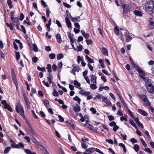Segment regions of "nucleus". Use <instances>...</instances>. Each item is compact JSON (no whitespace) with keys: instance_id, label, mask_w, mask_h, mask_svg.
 Instances as JSON below:
<instances>
[{"instance_id":"21","label":"nucleus","mask_w":154,"mask_h":154,"mask_svg":"<svg viewBox=\"0 0 154 154\" xmlns=\"http://www.w3.org/2000/svg\"><path fill=\"white\" fill-rule=\"evenodd\" d=\"M150 24V28L151 29H154V22L152 19H150L149 20Z\"/></svg>"},{"instance_id":"11","label":"nucleus","mask_w":154,"mask_h":154,"mask_svg":"<svg viewBox=\"0 0 154 154\" xmlns=\"http://www.w3.org/2000/svg\"><path fill=\"white\" fill-rule=\"evenodd\" d=\"M73 110L75 112H79L81 110L80 106L77 103L76 104V106L73 107Z\"/></svg>"},{"instance_id":"64","label":"nucleus","mask_w":154,"mask_h":154,"mask_svg":"<svg viewBox=\"0 0 154 154\" xmlns=\"http://www.w3.org/2000/svg\"><path fill=\"white\" fill-rule=\"evenodd\" d=\"M42 147L43 149V152L44 153V154H49L47 150L43 146H42Z\"/></svg>"},{"instance_id":"31","label":"nucleus","mask_w":154,"mask_h":154,"mask_svg":"<svg viewBox=\"0 0 154 154\" xmlns=\"http://www.w3.org/2000/svg\"><path fill=\"white\" fill-rule=\"evenodd\" d=\"M7 3L10 8L11 9L13 7V5L12 4L11 0H8Z\"/></svg>"},{"instance_id":"49","label":"nucleus","mask_w":154,"mask_h":154,"mask_svg":"<svg viewBox=\"0 0 154 154\" xmlns=\"http://www.w3.org/2000/svg\"><path fill=\"white\" fill-rule=\"evenodd\" d=\"M77 48L78 51H81L83 48L82 46L81 45H80L77 46Z\"/></svg>"},{"instance_id":"55","label":"nucleus","mask_w":154,"mask_h":154,"mask_svg":"<svg viewBox=\"0 0 154 154\" xmlns=\"http://www.w3.org/2000/svg\"><path fill=\"white\" fill-rule=\"evenodd\" d=\"M0 54L1 57L3 59H4L5 57V54L1 51L0 50Z\"/></svg>"},{"instance_id":"27","label":"nucleus","mask_w":154,"mask_h":154,"mask_svg":"<svg viewBox=\"0 0 154 154\" xmlns=\"http://www.w3.org/2000/svg\"><path fill=\"white\" fill-rule=\"evenodd\" d=\"M46 69L48 70V71L49 72H52L51 66L50 64H48L47 65Z\"/></svg>"},{"instance_id":"9","label":"nucleus","mask_w":154,"mask_h":154,"mask_svg":"<svg viewBox=\"0 0 154 154\" xmlns=\"http://www.w3.org/2000/svg\"><path fill=\"white\" fill-rule=\"evenodd\" d=\"M10 142L12 143L11 145V146L12 148L17 149L20 148L19 146L17 144H16L13 140H10Z\"/></svg>"},{"instance_id":"28","label":"nucleus","mask_w":154,"mask_h":154,"mask_svg":"<svg viewBox=\"0 0 154 154\" xmlns=\"http://www.w3.org/2000/svg\"><path fill=\"white\" fill-rule=\"evenodd\" d=\"M15 56L17 61H18L20 58V55L19 52L15 51Z\"/></svg>"},{"instance_id":"44","label":"nucleus","mask_w":154,"mask_h":154,"mask_svg":"<svg viewBox=\"0 0 154 154\" xmlns=\"http://www.w3.org/2000/svg\"><path fill=\"white\" fill-rule=\"evenodd\" d=\"M90 85V87L92 89L95 90L97 88V87L96 85L94 84H94H91Z\"/></svg>"},{"instance_id":"12","label":"nucleus","mask_w":154,"mask_h":154,"mask_svg":"<svg viewBox=\"0 0 154 154\" xmlns=\"http://www.w3.org/2000/svg\"><path fill=\"white\" fill-rule=\"evenodd\" d=\"M132 65L134 68L136 69V70L139 73L141 72V73H143V70L141 68H139L136 64L134 63Z\"/></svg>"},{"instance_id":"10","label":"nucleus","mask_w":154,"mask_h":154,"mask_svg":"<svg viewBox=\"0 0 154 154\" xmlns=\"http://www.w3.org/2000/svg\"><path fill=\"white\" fill-rule=\"evenodd\" d=\"M103 54L105 56H108V51L107 49L104 47L101 48L100 49Z\"/></svg>"},{"instance_id":"25","label":"nucleus","mask_w":154,"mask_h":154,"mask_svg":"<svg viewBox=\"0 0 154 154\" xmlns=\"http://www.w3.org/2000/svg\"><path fill=\"white\" fill-rule=\"evenodd\" d=\"M73 99L75 101H77L79 105L80 104L81 99L77 96H76L73 98Z\"/></svg>"},{"instance_id":"22","label":"nucleus","mask_w":154,"mask_h":154,"mask_svg":"<svg viewBox=\"0 0 154 154\" xmlns=\"http://www.w3.org/2000/svg\"><path fill=\"white\" fill-rule=\"evenodd\" d=\"M86 59L90 63H93L94 62V60L93 59L90 58L88 56V55H86Z\"/></svg>"},{"instance_id":"19","label":"nucleus","mask_w":154,"mask_h":154,"mask_svg":"<svg viewBox=\"0 0 154 154\" xmlns=\"http://www.w3.org/2000/svg\"><path fill=\"white\" fill-rule=\"evenodd\" d=\"M139 96L143 101L148 98L145 95L143 94H139Z\"/></svg>"},{"instance_id":"14","label":"nucleus","mask_w":154,"mask_h":154,"mask_svg":"<svg viewBox=\"0 0 154 154\" xmlns=\"http://www.w3.org/2000/svg\"><path fill=\"white\" fill-rule=\"evenodd\" d=\"M2 108L3 109L4 108L7 109L10 112H12L13 111L12 108L8 104H6L4 107L3 106H2Z\"/></svg>"},{"instance_id":"36","label":"nucleus","mask_w":154,"mask_h":154,"mask_svg":"<svg viewBox=\"0 0 154 154\" xmlns=\"http://www.w3.org/2000/svg\"><path fill=\"white\" fill-rule=\"evenodd\" d=\"M11 76L13 81L14 83L16 85L17 84V82L15 75H12Z\"/></svg>"},{"instance_id":"17","label":"nucleus","mask_w":154,"mask_h":154,"mask_svg":"<svg viewBox=\"0 0 154 154\" xmlns=\"http://www.w3.org/2000/svg\"><path fill=\"white\" fill-rule=\"evenodd\" d=\"M143 101L144 102V104L145 105L148 106H150L151 103L149 101L148 98L146 99V100H145L144 101Z\"/></svg>"},{"instance_id":"52","label":"nucleus","mask_w":154,"mask_h":154,"mask_svg":"<svg viewBox=\"0 0 154 154\" xmlns=\"http://www.w3.org/2000/svg\"><path fill=\"white\" fill-rule=\"evenodd\" d=\"M84 79L85 80L86 82H87V83L89 84H90V83L89 80V79L88 77L87 76H84Z\"/></svg>"},{"instance_id":"3","label":"nucleus","mask_w":154,"mask_h":154,"mask_svg":"<svg viewBox=\"0 0 154 154\" xmlns=\"http://www.w3.org/2000/svg\"><path fill=\"white\" fill-rule=\"evenodd\" d=\"M152 1H148L145 4V8L147 11L150 12L151 13H152L153 11L154 7V0H152Z\"/></svg>"},{"instance_id":"26","label":"nucleus","mask_w":154,"mask_h":154,"mask_svg":"<svg viewBox=\"0 0 154 154\" xmlns=\"http://www.w3.org/2000/svg\"><path fill=\"white\" fill-rule=\"evenodd\" d=\"M143 73H141V72L139 73V75L140 78H142L143 80L144 81L146 80V78L145 77H143V75H144L145 74V73L144 72L143 70Z\"/></svg>"},{"instance_id":"63","label":"nucleus","mask_w":154,"mask_h":154,"mask_svg":"<svg viewBox=\"0 0 154 154\" xmlns=\"http://www.w3.org/2000/svg\"><path fill=\"white\" fill-rule=\"evenodd\" d=\"M58 117L59 119V121L60 122H63L64 121L63 118L60 115H59L58 116Z\"/></svg>"},{"instance_id":"29","label":"nucleus","mask_w":154,"mask_h":154,"mask_svg":"<svg viewBox=\"0 0 154 154\" xmlns=\"http://www.w3.org/2000/svg\"><path fill=\"white\" fill-rule=\"evenodd\" d=\"M11 148V147H8L6 148L4 151V153L5 154H7L8 153L9 151L10 150Z\"/></svg>"},{"instance_id":"59","label":"nucleus","mask_w":154,"mask_h":154,"mask_svg":"<svg viewBox=\"0 0 154 154\" xmlns=\"http://www.w3.org/2000/svg\"><path fill=\"white\" fill-rule=\"evenodd\" d=\"M108 117L109 121L114 120L115 119L114 117L111 115L108 116Z\"/></svg>"},{"instance_id":"51","label":"nucleus","mask_w":154,"mask_h":154,"mask_svg":"<svg viewBox=\"0 0 154 154\" xmlns=\"http://www.w3.org/2000/svg\"><path fill=\"white\" fill-rule=\"evenodd\" d=\"M130 141L133 143H137V140L135 138H133L130 139Z\"/></svg>"},{"instance_id":"41","label":"nucleus","mask_w":154,"mask_h":154,"mask_svg":"<svg viewBox=\"0 0 154 154\" xmlns=\"http://www.w3.org/2000/svg\"><path fill=\"white\" fill-rule=\"evenodd\" d=\"M49 57L51 59H54L55 57V54L54 53H52L49 55Z\"/></svg>"},{"instance_id":"8","label":"nucleus","mask_w":154,"mask_h":154,"mask_svg":"<svg viewBox=\"0 0 154 154\" xmlns=\"http://www.w3.org/2000/svg\"><path fill=\"white\" fill-rule=\"evenodd\" d=\"M66 24L69 28H72V24L69 18L67 17H66L65 18Z\"/></svg>"},{"instance_id":"18","label":"nucleus","mask_w":154,"mask_h":154,"mask_svg":"<svg viewBox=\"0 0 154 154\" xmlns=\"http://www.w3.org/2000/svg\"><path fill=\"white\" fill-rule=\"evenodd\" d=\"M11 19L14 23H17L20 22L18 17H11Z\"/></svg>"},{"instance_id":"39","label":"nucleus","mask_w":154,"mask_h":154,"mask_svg":"<svg viewBox=\"0 0 154 154\" xmlns=\"http://www.w3.org/2000/svg\"><path fill=\"white\" fill-rule=\"evenodd\" d=\"M53 95L55 97H58L59 96V94L57 93L56 90L55 89H54L52 93Z\"/></svg>"},{"instance_id":"32","label":"nucleus","mask_w":154,"mask_h":154,"mask_svg":"<svg viewBox=\"0 0 154 154\" xmlns=\"http://www.w3.org/2000/svg\"><path fill=\"white\" fill-rule=\"evenodd\" d=\"M129 122L130 124H131V125L134 127L136 129L137 128V127L133 120L130 119L129 120Z\"/></svg>"},{"instance_id":"61","label":"nucleus","mask_w":154,"mask_h":154,"mask_svg":"<svg viewBox=\"0 0 154 154\" xmlns=\"http://www.w3.org/2000/svg\"><path fill=\"white\" fill-rule=\"evenodd\" d=\"M119 128V127L116 125H115L113 128V130L115 131H116Z\"/></svg>"},{"instance_id":"1","label":"nucleus","mask_w":154,"mask_h":154,"mask_svg":"<svg viewBox=\"0 0 154 154\" xmlns=\"http://www.w3.org/2000/svg\"><path fill=\"white\" fill-rule=\"evenodd\" d=\"M122 6L123 9V14L124 16H125L128 13L130 12L133 10L132 6L129 4L122 3Z\"/></svg>"},{"instance_id":"20","label":"nucleus","mask_w":154,"mask_h":154,"mask_svg":"<svg viewBox=\"0 0 154 154\" xmlns=\"http://www.w3.org/2000/svg\"><path fill=\"white\" fill-rule=\"evenodd\" d=\"M134 14L137 16L140 17L142 16V14L140 11H138L137 10H135L134 11Z\"/></svg>"},{"instance_id":"56","label":"nucleus","mask_w":154,"mask_h":154,"mask_svg":"<svg viewBox=\"0 0 154 154\" xmlns=\"http://www.w3.org/2000/svg\"><path fill=\"white\" fill-rule=\"evenodd\" d=\"M86 41L88 45L91 44L93 42L92 40L91 39H87Z\"/></svg>"},{"instance_id":"30","label":"nucleus","mask_w":154,"mask_h":154,"mask_svg":"<svg viewBox=\"0 0 154 154\" xmlns=\"http://www.w3.org/2000/svg\"><path fill=\"white\" fill-rule=\"evenodd\" d=\"M32 141L35 144L38 146L40 145V143L35 138H33L31 139Z\"/></svg>"},{"instance_id":"57","label":"nucleus","mask_w":154,"mask_h":154,"mask_svg":"<svg viewBox=\"0 0 154 154\" xmlns=\"http://www.w3.org/2000/svg\"><path fill=\"white\" fill-rule=\"evenodd\" d=\"M56 23L59 27H62V25L58 20H56Z\"/></svg>"},{"instance_id":"43","label":"nucleus","mask_w":154,"mask_h":154,"mask_svg":"<svg viewBox=\"0 0 154 154\" xmlns=\"http://www.w3.org/2000/svg\"><path fill=\"white\" fill-rule=\"evenodd\" d=\"M38 60V58L34 56L32 58V62L34 63H36Z\"/></svg>"},{"instance_id":"45","label":"nucleus","mask_w":154,"mask_h":154,"mask_svg":"<svg viewBox=\"0 0 154 154\" xmlns=\"http://www.w3.org/2000/svg\"><path fill=\"white\" fill-rule=\"evenodd\" d=\"M33 50L35 52H37L38 51V47L35 44H33Z\"/></svg>"},{"instance_id":"47","label":"nucleus","mask_w":154,"mask_h":154,"mask_svg":"<svg viewBox=\"0 0 154 154\" xmlns=\"http://www.w3.org/2000/svg\"><path fill=\"white\" fill-rule=\"evenodd\" d=\"M20 26L22 30H20L23 32L24 34H25L26 32V31L25 28L23 25H21Z\"/></svg>"},{"instance_id":"33","label":"nucleus","mask_w":154,"mask_h":154,"mask_svg":"<svg viewBox=\"0 0 154 154\" xmlns=\"http://www.w3.org/2000/svg\"><path fill=\"white\" fill-rule=\"evenodd\" d=\"M145 82V84L146 87L148 86V85L152 84L151 83H150L151 80L149 79H146Z\"/></svg>"},{"instance_id":"60","label":"nucleus","mask_w":154,"mask_h":154,"mask_svg":"<svg viewBox=\"0 0 154 154\" xmlns=\"http://www.w3.org/2000/svg\"><path fill=\"white\" fill-rule=\"evenodd\" d=\"M102 95H98L96 96L95 97H94V99L95 100H97L98 99H100L102 98Z\"/></svg>"},{"instance_id":"24","label":"nucleus","mask_w":154,"mask_h":154,"mask_svg":"<svg viewBox=\"0 0 154 154\" xmlns=\"http://www.w3.org/2000/svg\"><path fill=\"white\" fill-rule=\"evenodd\" d=\"M85 126L91 130H93L94 129V127L91 125L86 123L85 124Z\"/></svg>"},{"instance_id":"50","label":"nucleus","mask_w":154,"mask_h":154,"mask_svg":"<svg viewBox=\"0 0 154 154\" xmlns=\"http://www.w3.org/2000/svg\"><path fill=\"white\" fill-rule=\"evenodd\" d=\"M24 151L27 154H32V152L28 149H25Z\"/></svg>"},{"instance_id":"42","label":"nucleus","mask_w":154,"mask_h":154,"mask_svg":"<svg viewBox=\"0 0 154 154\" xmlns=\"http://www.w3.org/2000/svg\"><path fill=\"white\" fill-rule=\"evenodd\" d=\"M132 39V38L130 35H128L127 36H126V37L125 38V41L126 42H129Z\"/></svg>"},{"instance_id":"46","label":"nucleus","mask_w":154,"mask_h":154,"mask_svg":"<svg viewBox=\"0 0 154 154\" xmlns=\"http://www.w3.org/2000/svg\"><path fill=\"white\" fill-rule=\"evenodd\" d=\"M63 5L65 7H66L68 8H70L71 7V5L65 2H63Z\"/></svg>"},{"instance_id":"23","label":"nucleus","mask_w":154,"mask_h":154,"mask_svg":"<svg viewBox=\"0 0 154 154\" xmlns=\"http://www.w3.org/2000/svg\"><path fill=\"white\" fill-rule=\"evenodd\" d=\"M133 148L136 152H137L139 150L140 147L138 144H135L134 145Z\"/></svg>"},{"instance_id":"62","label":"nucleus","mask_w":154,"mask_h":154,"mask_svg":"<svg viewBox=\"0 0 154 154\" xmlns=\"http://www.w3.org/2000/svg\"><path fill=\"white\" fill-rule=\"evenodd\" d=\"M90 110L94 114H95L96 113V110L93 107H91L90 109Z\"/></svg>"},{"instance_id":"53","label":"nucleus","mask_w":154,"mask_h":154,"mask_svg":"<svg viewBox=\"0 0 154 154\" xmlns=\"http://www.w3.org/2000/svg\"><path fill=\"white\" fill-rule=\"evenodd\" d=\"M77 60L78 63H80L81 61H82L83 60V59L80 56H78L77 57Z\"/></svg>"},{"instance_id":"2","label":"nucleus","mask_w":154,"mask_h":154,"mask_svg":"<svg viewBox=\"0 0 154 154\" xmlns=\"http://www.w3.org/2000/svg\"><path fill=\"white\" fill-rule=\"evenodd\" d=\"M16 110L17 112L19 113L21 117L24 119H26L24 115V111L22 108V106L20 103H18L16 106Z\"/></svg>"},{"instance_id":"5","label":"nucleus","mask_w":154,"mask_h":154,"mask_svg":"<svg viewBox=\"0 0 154 154\" xmlns=\"http://www.w3.org/2000/svg\"><path fill=\"white\" fill-rule=\"evenodd\" d=\"M147 88L148 91L150 93L153 94L154 93V86L152 85L149 84Z\"/></svg>"},{"instance_id":"16","label":"nucleus","mask_w":154,"mask_h":154,"mask_svg":"<svg viewBox=\"0 0 154 154\" xmlns=\"http://www.w3.org/2000/svg\"><path fill=\"white\" fill-rule=\"evenodd\" d=\"M56 37L58 42L59 43H61V42L62 40L60 35L59 34L57 33L56 35Z\"/></svg>"},{"instance_id":"6","label":"nucleus","mask_w":154,"mask_h":154,"mask_svg":"<svg viewBox=\"0 0 154 154\" xmlns=\"http://www.w3.org/2000/svg\"><path fill=\"white\" fill-rule=\"evenodd\" d=\"M102 96V101L105 102L109 106H111V103L107 99V98L105 96L101 95Z\"/></svg>"},{"instance_id":"34","label":"nucleus","mask_w":154,"mask_h":154,"mask_svg":"<svg viewBox=\"0 0 154 154\" xmlns=\"http://www.w3.org/2000/svg\"><path fill=\"white\" fill-rule=\"evenodd\" d=\"M115 33L117 35H119V29L117 27H116L114 29Z\"/></svg>"},{"instance_id":"54","label":"nucleus","mask_w":154,"mask_h":154,"mask_svg":"<svg viewBox=\"0 0 154 154\" xmlns=\"http://www.w3.org/2000/svg\"><path fill=\"white\" fill-rule=\"evenodd\" d=\"M49 101H48L46 100L45 99L44 100V104L45 106L46 107H48V105H49Z\"/></svg>"},{"instance_id":"13","label":"nucleus","mask_w":154,"mask_h":154,"mask_svg":"<svg viewBox=\"0 0 154 154\" xmlns=\"http://www.w3.org/2000/svg\"><path fill=\"white\" fill-rule=\"evenodd\" d=\"M138 112L141 114L143 115L144 116H146L147 115V113L145 111L143 110L139 109H138Z\"/></svg>"},{"instance_id":"40","label":"nucleus","mask_w":154,"mask_h":154,"mask_svg":"<svg viewBox=\"0 0 154 154\" xmlns=\"http://www.w3.org/2000/svg\"><path fill=\"white\" fill-rule=\"evenodd\" d=\"M74 84L78 88L79 87H80L81 85L79 83L77 80H75L74 81H73Z\"/></svg>"},{"instance_id":"15","label":"nucleus","mask_w":154,"mask_h":154,"mask_svg":"<svg viewBox=\"0 0 154 154\" xmlns=\"http://www.w3.org/2000/svg\"><path fill=\"white\" fill-rule=\"evenodd\" d=\"M91 82L93 83L96 84V77L93 75H92L91 76Z\"/></svg>"},{"instance_id":"37","label":"nucleus","mask_w":154,"mask_h":154,"mask_svg":"<svg viewBox=\"0 0 154 154\" xmlns=\"http://www.w3.org/2000/svg\"><path fill=\"white\" fill-rule=\"evenodd\" d=\"M63 54L60 53L58 54L57 56V59L58 60H60V59L63 58Z\"/></svg>"},{"instance_id":"48","label":"nucleus","mask_w":154,"mask_h":154,"mask_svg":"<svg viewBox=\"0 0 154 154\" xmlns=\"http://www.w3.org/2000/svg\"><path fill=\"white\" fill-rule=\"evenodd\" d=\"M145 151L146 152H149L150 154H152V151L149 148H146L145 149Z\"/></svg>"},{"instance_id":"58","label":"nucleus","mask_w":154,"mask_h":154,"mask_svg":"<svg viewBox=\"0 0 154 154\" xmlns=\"http://www.w3.org/2000/svg\"><path fill=\"white\" fill-rule=\"evenodd\" d=\"M106 140L107 142L111 144H113V140L111 139H106Z\"/></svg>"},{"instance_id":"35","label":"nucleus","mask_w":154,"mask_h":154,"mask_svg":"<svg viewBox=\"0 0 154 154\" xmlns=\"http://www.w3.org/2000/svg\"><path fill=\"white\" fill-rule=\"evenodd\" d=\"M5 24L7 26L10 28V29L11 30H13V25L12 24H9L8 23H5Z\"/></svg>"},{"instance_id":"7","label":"nucleus","mask_w":154,"mask_h":154,"mask_svg":"<svg viewBox=\"0 0 154 154\" xmlns=\"http://www.w3.org/2000/svg\"><path fill=\"white\" fill-rule=\"evenodd\" d=\"M70 18L71 20L74 23H75L76 22H79L80 20V16L73 17L71 15L70 16Z\"/></svg>"},{"instance_id":"4","label":"nucleus","mask_w":154,"mask_h":154,"mask_svg":"<svg viewBox=\"0 0 154 154\" xmlns=\"http://www.w3.org/2000/svg\"><path fill=\"white\" fill-rule=\"evenodd\" d=\"M23 97L26 107L27 109H29L31 108V103L29 101L28 98L26 97L25 94H23Z\"/></svg>"},{"instance_id":"38","label":"nucleus","mask_w":154,"mask_h":154,"mask_svg":"<svg viewBox=\"0 0 154 154\" xmlns=\"http://www.w3.org/2000/svg\"><path fill=\"white\" fill-rule=\"evenodd\" d=\"M37 69L39 70L44 72L45 71V69L44 67H40V66H38L37 67Z\"/></svg>"}]
</instances>
